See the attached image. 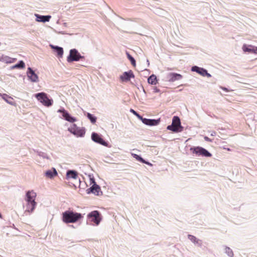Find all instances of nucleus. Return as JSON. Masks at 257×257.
<instances>
[{
  "instance_id": "1",
  "label": "nucleus",
  "mask_w": 257,
  "mask_h": 257,
  "mask_svg": "<svg viewBox=\"0 0 257 257\" xmlns=\"http://www.w3.org/2000/svg\"><path fill=\"white\" fill-rule=\"evenodd\" d=\"M81 214L67 210L62 213V220L65 223H74L81 218Z\"/></svg>"
},
{
  "instance_id": "2",
  "label": "nucleus",
  "mask_w": 257,
  "mask_h": 257,
  "mask_svg": "<svg viewBox=\"0 0 257 257\" xmlns=\"http://www.w3.org/2000/svg\"><path fill=\"white\" fill-rule=\"evenodd\" d=\"M167 128L175 133L182 132L183 131V127L181 125V121L179 117L177 116H174L172 124L168 125Z\"/></svg>"
},
{
  "instance_id": "3",
  "label": "nucleus",
  "mask_w": 257,
  "mask_h": 257,
  "mask_svg": "<svg viewBox=\"0 0 257 257\" xmlns=\"http://www.w3.org/2000/svg\"><path fill=\"white\" fill-rule=\"evenodd\" d=\"M35 96L38 101L45 106L49 107L52 105L53 100L49 99L47 96V94L45 92L36 93Z\"/></svg>"
},
{
  "instance_id": "4",
  "label": "nucleus",
  "mask_w": 257,
  "mask_h": 257,
  "mask_svg": "<svg viewBox=\"0 0 257 257\" xmlns=\"http://www.w3.org/2000/svg\"><path fill=\"white\" fill-rule=\"evenodd\" d=\"M68 130L77 137H83L85 133L84 128L78 127L75 124H72L68 128Z\"/></svg>"
},
{
  "instance_id": "5",
  "label": "nucleus",
  "mask_w": 257,
  "mask_h": 257,
  "mask_svg": "<svg viewBox=\"0 0 257 257\" xmlns=\"http://www.w3.org/2000/svg\"><path fill=\"white\" fill-rule=\"evenodd\" d=\"M83 58L84 57L81 56L76 49H73L70 50L69 55L67 57V60L68 62H71L73 61H78L80 59Z\"/></svg>"
},
{
  "instance_id": "6",
  "label": "nucleus",
  "mask_w": 257,
  "mask_h": 257,
  "mask_svg": "<svg viewBox=\"0 0 257 257\" xmlns=\"http://www.w3.org/2000/svg\"><path fill=\"white\" fill-rule=\"evenodd\" d=\"M87 217L91 221L95 223L96 225H98L99 224L101 220L100 213L97 210L93 211L89 213L88 214Z\"/></svg>"
},
{
  "instance_id": "7",
  "label": "nucleus",
  "mask_w": 257,
  "mask_h": 257,
  "mask_svg": "<svg viewBox=\"0 0 257 257\" xmlns=\"http://www.w3.org/2000/svg\"><path fill=\"white\" fill-rule=\"evenodd\" d=\"M191 150H193L194 153H195L199 155H202L203 156L208 157H211L212 156L211 154L207 150L202 147H197L194 148H191Z\"/></svg>"
},
{
  "instance_id": "8",
  "label": "nucleus",
  "mask_w": 257,
  "mask_h": 257,
  "mask_svg": "<svg viewBox=\"0 0 257 257\" xmlns=\"http://www.w3.org/2000/svg\"><path fill=\"white\" fill-rule=\"evenodd\" d=\"M27 76L32 82L37 83L39 81L38 76L31 67L28 68Z\"/></svg>"
},
{
  "instance_id": "9",
  "label": "nucleus",
  "mask_w": 257,
  "mask_h": 257,
  "mask_svg": "<svg viewBox=\"0 0 257 257\" xmlns=\"http://www.w3.org/2000/svg\"><path fill=\"white\" fill-rule=\"evenodd\" d=\"M57 112L61 113L64 119L70 122H74L76 121V119L71 116L64 108L59 109L58 110Z\"/></svg>"
},
{
  "instance_id": "10",
  "label": "nucleus",
  "mask_w": 257,
  "mask_h": 257,
  "mask_svg": "<svg viewBox=\"0 0 257 257\" xmlns=\"http://www.w3.org/2000/svg\"><path fill=\"white\" fill-rule=\"evenodd\" d=\"M140 119L144 124L151 126L158 125L160 121V119H148L146 118H143V117H140Z\"/></svg>"
},
{
  "instance_id": "11",
  "label": "nucleus",
  "mask_w": 257,
  "mask_h": 257,
  "mask_svg": "<svg viewBox=\"0 0 257 257\" xmlns=\"http://www.w3.org/2000/svg\"><path fill=\"white\" fill-rule=\"evenodd\" d=\"M91 139L93 141L104 146H107V144L97 133H93L91 135Z\"/></svg>"
},
{
  "instance_id": "12",
  "label": "nucleus",
  "mask_w": 257,
  "mask_h": 257,
  "mask_svg": "<svg viewBox=\"0 0 257 257\" xmlns=\"http://www.w3.org/2000/svg\"><path fill=\"white\" fill-rule=\"evenodd\" d=\"M86 192L87 194H90V193H92L96 195H99V192H101V193H102V192H101V189L100 187L96 183H94L90 188L87 189L86 190Z\"/></svg>"
},
{
  "instance_id": "13",
  "label": "nucleus",
  "mask_w": 257,
  "mask_h": 257,
  "mask_svg": "<svg viewBox=\"0 0 257 257\" xmlns=\"http://www.w3.org/2000/svg\"><path fill=\"white\" fill-rule=\"evenodd\" d=\"M182 78L181 75L175 73H170L167 74L166 79L170 82H174L179 80Z\"/></svg>"
},
{
  "instance_id": "14",
  "label": "nucleus",
  "mask_w": 257,
  "mask_h": 257,
  "mask_svg": "<svg viewBox=\"0 0 257 257\" xmlns=\"http://www.w3.org/2000/svg\"><path fill=\"white\" fill-rule=\"evenodd\" d=\"M135 75L132 70L127 72H124L122 75L120 76V79L122 81H128L131 78H134Z\"/></svg>"
},
{
  "instance_id": "15",
  "label": "nucleus",
  "mask_w": 257,
  "mask_h": 257,
  "mask_svg": "<svg viewBox=\"0 0 257 257\" xmlns=\"http://www.w3.org/2000/svg\"><path fill=\"white\" fill-rule=\"evenodd\" d=\"M36 193L35 192L33 191H29L26 193L25 200L27 202H36Z\"/></svg>"
},
{
  "instance_id": "16",
  "label": "nucleus",
  "mask_w": 257,
  "mask_h": 257,
  "mask_svg": "<svg viewBox=\"0 0 257 257\" xmlns=\"http://www.w3.org/2000/svg\"><path fill=\"white\" fill-rule=\"evenodd\" d=\"M242 50L244 52L257 54V47L252 45H247L244 44L242 46Z\"/></svg>"
},
{
  "instance_id": "17",
  "label": "nucleus",
  "mask_w": 257,
  "mask_h": 257,
  "mask_svg": "<svg viewBox=\"0 0 257 257\" xmlns=\"http://www.w3.org/2000/svg\"><path fill=\"white\" fill-rule=\"evenodd\" d=\"M37 205L36 202H27L26 204V209L25 211V213L27 214V213H31L33 212L34 211V209L36 207V206Z\"/></svg>"
},
{
  "instance_id": "18",
  "label": "nucleus",
  "mask_w": 257,
  "mask_h": 257,
  "mask_svg": "<svg viewBox=\"0 0 257 257\" xmlns=\"http://www.w3.org/2000/svg\"><path fill=\"white\" fill-rule=\"evenodd\" d=\"M35 16L36 18V21L38 22L45 23L49 22L51 18V16H42L37 14H35Z\"/></svg>"
},
{
  "instance_id": "19",
  "label": "nucleus",
  "mask_w": 257,
  "mask_h": 257,
  "mask_svg": "<svg viewBox=\"0 0 257 257\" xmlns=\"http://www.w3.org/2000/svg\"><path fill=\"white\" fill-rule=\"evenodd\" d=\"M57 172L54 168H52L51 169L46 171L45 173L46 177L49 179H53L57 176Z\"/></svg>"
},
{
  "instance_id": "20",
  "label": "nucleus",
  "mask_w": 257,
  "mask_h": 257,
  "mask_svg": "<svg viewBox=\"0 0 257 257\" xmlns=\"http://www.w3.org/2000/svg\"><path fill=\"white\" fill-rule=\"evenodd\" d=\"M188 238L189 240H190L195 244H197L199 246H201V245H202L201 240L197 238L195 236L190 235V234H189L188 235Z\"/></svg>"
},
{
  "instance_id": "21",
  "label": "nucleus",
  "mask_w": 257,
  "mask_h": 257,
  "mask_svg": "<svg viewBox=\"0 0 257 257\" xmlns=\"http://www.w3.org/2000/svg\"><path fill=\"white\" fill-rule=\"evenodd\" d=\"M51 47L55 50L56 52H57V55L59 57H62L63 54V49L62 47L53 46L52 45H50Z\"/></svg>"
},
{
  "instance_id": "22",
  "label": "nucleus",
  "mask_w": 257,
  "mask_h": 257,
  "mask_svg": "<svg viewBox=\"0 0 257 257\" xmlns=\"http://www.w3.org/2000/svg\"><path fill=\"white\" fill-rule=\"evenodd\" d=\"M16 60V58H12L9 56H3L1 59L0 61L6 63H12Z\"/></svg>"
},
{
  "instance_id": "23",
  "label": "nucleus",
  "mask_w": 257,
  "mask_h": 257,
  "mask_svg": "<svg viewBox=\"0 0 257 257\" xmlns=\"http://www.w3.org/2000/svg\"><path fill=\"white\" fill-rule=\"evenodd\" d=\"M77 173L74 170H68L66 173V176L67 178L76 179L77 177Z\"/></svg>"
},
{
  "instance_id": "24",
  "label": "nucleus",
  "mask_w": 257,
  "mask_h": 257,
  "mask_svg": "<svg viewBox=\"0 0 257 257\" xmlns=\"http://www.w3.org/2000/svg\"><path fill=\"white\" fill-rule=\"evenodd\" d=\"M191 70L192 71L196 72L203 76L204 72L202 70H205V69L202 68H200L196 66H194L191 68Z\"/></svg>"
},
{
  "instance_id": "25",
  "label": "nucleus",
  "mask_w": 257,
  "mask_h": 257,
  "mask_svg": "<svg viewBox=\"0 0 257 257\" xmlns=\"http://www.w3.org/2000/svg\"><path fill=\"white\" fill-rule=\"evenodd\" d=\"M25 67V64L24 62L23 61L21 60L19 62L11 67V69H23Z\"/></svg>"
},
{
  "instance_id": "26",
  "label": "nucleus",
  "mask_w": 257,
  "mask_h": 257,
  "mask_svg": "<svg viewBox=\"0 0 257 257\" xmlns=\"http://www.w3.org/2000/svg\"><path fill=\"white\" fill-rule=\"evenodd\" d=\"M157 77L156 76L152 74L148 79V82L149 83L151 84H155L156 83Z\"/></svg>"
},
{
  "instance_id": "27",
  "label": "nucleus",
  "mask_w": 257,
  "mask_h": 257,
  "mask_svg": "<svg viewBox=\"0 0 257 257\" xmlns=\"http://www.w3.org/2000/svg\"><path fill=\"white\" fill-rule=\"evenodd\" d=\"M225 252L229 256L233 257V252L231 248L229 247L226 246L225 247Z\"/></svg>"
},
{
  "instance_id": "28",
  "label": "nucleus",
  "mask_w": 257,
  "mask_h": 257,
  "mask_svg": "<svg viewBox=\"0 0 257 257\" xmlns=\"http://www.w3.org/2000/svg\"><path fill=\"white\" fill-rule=\"evenodd\" d=\"M87 117L90 119L91 122L93 123H94L96 122V117L93 116L90 113H87Z\"/></svg>"
},
{
  "instance_id": "29",
  "label": "nucleus",
  "mask_w": 257,
  "mask_h": 257,
  "mask_svg": "<svg viewBox=\"0 0 257 257\" xmlns=\"http://www.w3.org/2000/svg\"><path fill=\"white\" fill-rule=\"evenodd\" d=\"M127 58L130 60L132 64L134 66H136V61L135 59L128 53H126Z\"/></svg>"
},
{
  "instance_id": "30",
  "label": "nucleus",
  "mask_w": 257,
  "mask_h": 257,
  "mask_svg": "<svg viewBox=\"0 0 257 257\" xmlns=\"http://www.w3.org/2000/svg\"><path fill=\"white\" fill-rule=\"evenodd\" d=\"M132 155L133 156L134 158H135L137 160H138L142 163L145 162V160L144 159H143L140 156H139L137 154H132Z\"/></svg>"
},
{
  "instance_id": "31",
  "label": "nucleus",
  "mask_w": 257,
  "mask_h": 257,
  "mask_svg": "<svg viewBox=\"0 0 257 257\" xmlns=\"http://www.w3.org/2000/svg\"><path fill=\"white\" fill-rule=\"evenodd\" d=\"M38 156L41 158L46 159L48 160L50 159L49 156L46 154H45L44 153L40 152L38 153Z\"/></svg>"
},
{
  "instance_id": "32",
  "label": "nucleus",
  "mask_w": 257,
  "mask_h": 257,
  "mask_svg": "<svg viewBox=\"0 0 257 257\" xmlns=\"http://www.w3.org/2000/svg\"><path fill=\"white\" fill-rule=\"evenodd\" d=\"M1 95L2 96V98L9 104L13 105V103L12 101H9L7 98L8 97V95L6 94H3V95L1 94Z\"/></svg>"
},
{
  "instance_id": "33",
  "label": "nucleus",
  "mask_w": 257,
  "mask_h": 257,
  "mask_svg": "<svg viewBox=\"0 0 257 257\" xmlns=\"http://www.w3.org/2000/svg\"><path fill=\"white\" fill-rule=\"evenodd\" d=\"M131 112H132L133 114H134L135 115H136L140 119V117H142V116L141 115H140L136 111L131 109Z\"/></svg>"
},
{
  "instance_id": "34",
  "label": "nucleus",
  "mask_w": 257,
  "mask_h": 257,
  "mask_svg": "<svg viewBox=\"0 0 257 257\" xmlns=\"http://www.w3.org/2000/svg\"><path fill=\"white\" fill-rule=\"evenodd\" d=\"M202 71L204 72L203 76H206L208 77H210L211 76V75L207 72V71L206 69L205 70Z\"/></svg>"
},
{
  "instance_id": "35",
  "label": "nucleus",
  "mask_w": 257,
  "mask_h": 257,
  "mask_svg": "<svg viewBox=\"0 0 257 257\" xmlns=\"http://www.w3.org/2000/svg\"><path fill=\"white\" fill-rule=\"evenodd\" d=\"M204 140L207 141V142H212V140L209 139L208 137H204Z\"/></svg>"
},
{
  "instance_id": "36",
  "label": "nucleus",
  "mask_w": 257,
  "mask_h": 257,
  "mask_svg": "<svg viewBox=\"0 0 257 257\" xmlns=\"http://www.w3.org/2000/svg\"><path fill=\"white\" fill-rule=\"evenodd\" d=\"M90 182H91V183H92V184H94V183H95V180H94V179L93 178V177H92V178H90Z\"/></svg>"
},
{
  "instance_id": "37",
  "label": "nucleus",
  "mask_w": 257,
  "mask_h": 257,
  "mask_svg": "<svg viewBox=\"0 0 257 257\" xmlns=\"http://www.w3.org/2000/svg\"><path fill=\"white\" fill-rule=\"evenodd\" d=\"M154 92L155 93H158V92H160V90L159 89H158L157 87H155L154 88Z\"/></svg>"
},
{
  "instance_id": "38",
  "label": "nucleus",
  "mask_w": 257,
  "mask_h": 257,
  "mask_svg": "<svg viewBox=\"0 0 257 257\" xmlns=\"http://www.w3.org/2000/svg\"><path fill=\"white\" fill-rule=\"evenodd\" d=\"M220 88H221L222 90H224V91H226V92H228V91H229V90H228V89H227V88H226V87H220Z\"/></svg>"
},
{
  "instance_id": "39",
  "label": "nucleus",
  "mask_w": 257,
  "mask_h": 257,
  "mask_svg": "<svg viewBox=\"0 0 257 257\" xmlns=\"http://www.w3.org/2000/svg\"><path fill=\"white\" fill-rule=\"evenodd\" d=\"M143 163L147 164V165H148L149 166H152V164L151 163H149V162H148L147 161H146L145 160V162H143Z\"/></svg>"
},
{
  "instance_id": "40",
  "label": "nucleus",
  "mask_w": 257,
  "mask_h": 257,
  "mask_svg": "<svg viewBox=\"0 0 257 257\" xmlns=\"http://www.w3.org/2000/svg\"><path fill=\"white\" fill-rule=\"evenodd\" d=\"M210 135H211V136H215V135H216V132H214V131H212V132H211V134H210Z\"/></svg>"
},
{
  "instance_id": "41",
  "label": "nucleus",
  "mask_w": 257,
  "mask_h": 257,
  "mask_svg": "<svg viewBox=\"0 0 257 257\" xmlns=\"http://www.w3.org/2000/svg\"><path fill=\"white\" fill-rule=\"evenodd\" d=\"M147 62H148V65H149V60H147Z\"/></svg>"
}]
</instances>
